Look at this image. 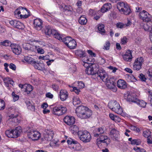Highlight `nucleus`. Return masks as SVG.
<instances>
[{
    "mask_svg": "<svg viewBox=\"0 0 152 152\" xmlns=\"http://www.w3.org/2000/svg\"><path fill=\"white\" fill-rule=\"evenodd\" d=\"M106 131V129L104 127H102L96 128L94 131V136L95 137H99L102 134H104Z\"/></svg>",
    "mask_w": 152,
    "mask_h": 152,
    "instance_id": "f3484780",
    "label": "nucleus"
},
{
    "mask_svg": "<svg viewBox=\"0 0 152 152\" xmlns=\"http://www.w3.org/2000/svg\"><path fill=\"white\" fill-rule=\"evenodd\" d=\"M108 106L112 111L117 113L121 115L123 112V110L119 104L115 100L110 101L108 104Z\"/></svg>",
    "mask_w": 152,
    "mask_h": 152,
    "instance_id": "39448f33",
    "label": "nucleus"
},
{
    "mask_svg": "<svg viewBox=\"0 0 152 152\" xmlns=\"http://www.w3.org/2000/svg\"><path fill=\"white\" fill-rule=\"evenodd\" d=\"M99 138L98 139V141L100 142L107 143V141H109V140L108 137L106 136L101 135L99 136Z\"/></svg>",
    "mask_w": 152,
    "mask_h": 152,
    "instance_id": "f704fd0d",
    "label": "nucleus"
},
{
    "mask_svg": "<svg viewBox=\"0 0 152 152\" xmlns=\"http://www.w3.org/2000/svg\"><path fill=\"white\" fill-rule=\"evenodd\" d=\"M5 106L4 102L3 100L0 99V110H3L4 109Z\"/></svg>",
    "mask_w": 152,
    "mask_h": 152,
    "instance_id": "3c124183",
    "label": "nucleus"
},
{
    "mask_svg": "<svg viewBox=\"0 0 152 152\" xmlns=\"http://www.w3.org/2000/svg\"><path fill=\"white\" fill-rule=\"evenodd\" d=\"M136 96H125L124 98L128 102L136 103L138 101V98Z\"/></svg>",
    "mask_w": 152,
    "mask_h": 152,
    "instance_id": "a878e982",
    "label": "nucleus"
},
{
    "mask_svg": "<svg viewBox=\"0 0 152 152\" xmlns=\"http://www.w3.org/2000/svg\"><path fill=\"white\" fill-rule=\"evenodd\" d=\"M117 87L121 89H124L127 87V84L122 79L119 80L117 82Z\"/></svg>",
    "mask_w": 152,
    "mask_h": 152,
    "instance_id": "393cba45",
    "label": "nucleus"
},
{
    "mask_svg": "<svg viewBox=\"0 0 152 152\" xmlns=\"http://www.w3.org/2000/svg\"><path fill=\"white\" fill-rule=\"evenodd\" d=\"M61 40H59L61 41L69 48L71 49H75L77 46V43L76 41L73 39L71 37H64L62 35L61 36Z\"/></svg>",
    "mask_w": 152,
    "mask_h": 152,
    "instance_id": "20e7f679",
    "label": "nucleus"
},
{
    "mask_svg": "<svg viewBox=\"0 0 152 152\" xmlns=\"http://www.w3.org/2000/svg\"><path fill=\"white\" fill-rule=\"evenodd\" d=\"M67 142L68 144H69L70 145H72V144H75L76 143V141L74 140L72 138L69 139L67 140Z\"/></svg>",
    "mask_w": 152,
    "mask_h": 152,
    "instance_id": "4d7b16f0",
    "label": "nucleus"
},
{
    "mask_svg": "<svg viewBox=\"0 0 152 152\" xmlns=\"http://www.w3.org/2000/svg\"><path fill=\"white\" fill-rule=\"evenodd\" d=\"M117 7L119 11L126 15H129L132 10L127 3L120 1L117 3Z\"/></svg>",
    "mask_w": 152,
    "mask_h": 152,
    "instance_id": "f03ea898",
    "label": "nucleus"
},
{
    "mask_svg": "<svg viewBox=\"0 0 152 152\" xmlns=\"http://www.w3.org/2000/svg\"><path fill=\"white\" fill-rule=\"evenodd\" d=\"M34 28L38 30H40L42 28V20L39 18H36L34 20L33 23Z\"/></svg>",
    "mask_w": 152,
    "mask_h": 152,
    "instance_id": "dca6fc26",
    "label": "nucleus"
},
{
    "mask_svg": "<svg viewBox=\"0 0 152 152\" xmlns=\"http://www.w3.org/2000/svg\"><path fill=\"white\" fill-rule=\"evenodd\" d=\"M75 55L80 58H83V59L86 56V53L85 51L82 50H77L75 51Z\"/></svg>",
    "mask_w": 152,
    "mask_h": 152,
    "instance_id": "2f4dec72",
    "label": "nucleus"
},
{
    "mask_svg": "<svg viewBox=\"0 0 152 152\" xmlns=\"http://www.w3.org/2000/svg\"><path fill=\"white\" fill-rule=\"evenodd\" d=\"M78 136L80 140L84 142H89L91 140V134L87 131L79 132Z\"/></svg>",
    "mask_w": 152,
    "mask_h": 152,
    "instance_id": "6e6552de",
    "label": "nucleus"
},
{
    "mask_svg": "<svg viewBox=\"0 0 152 152\" xmlns=\"http://www.w3.org/2000/svg\"><path fill=\"white\" fill-rule=\"evenodd\" d=\"M9 23L12 26L19 29H23L25 28L24 25L23 23L16 20L10 21Z\"/></svg>",
    "mask_w": 152,
    "mask_h": 152,
    "instance_id": "4468645a",
    "label": "nucleus"
},
{
    "mask_svg": "<svg viewBox=\"0 0 152 152\" xmlns=\"http://www.w3.org/2000/svg\"><path fill=\"white\" fill-rule=\"evenodd\" d=\"M148 76L150 77V79H152V69H148Z\"/></svg>",
    "mask_w": 152,
    "mask_h": 152,
    "instance_id": "774afa93",
    "label": "nucleus"
},
{
    "mask_svg": "<svg viewBox=\"0 0 152 152\" xmlns=\"http://www.w3.org/2000/svg\"><path fill=\"white\" fill-rule=\"evenodd\" d=\"M59 95H68V93L66 90L62 89L60 91Z\"/></svg>",
    "mask_w": 152,
    "mask_h": 152,
    "instance_id": "13d9d810",
    "label": "nucleus"
},
{
    "mask_svg": "<svg viewBox=\"0 0 152 152\" xmlns=\"http://www.w3.org/2000/svg\"><path fill=\"white\" fill-rule=\"evenodd\" d=\"M91 66L93 67L95 75H96V73L98 72L100 69H99V65L98 64L96 63H91Z\"/></svg>",
    "mask_w": 152,
    "mask_h": 152,
    "instance_id": "58836bf2",
    "label": "nucleus"
},
{
    "mask_svg": "<svg viewBox=\"0 0 152 152\" xmlns=\"http://www.w3.org/2000/svg\"><path fill=\"white\" fill-rule=\"evenodd\" d=\"M3 81L4 85L7 88L10 89L11 87L14 86V82L12 79L9 77H6L3 79Z\"/></svg>",
    "mask_w": 152,
    "mask_h": 152,
    "instance_id": "2eb2a0df",
    "label": "nucleus"
},
{
    "mask_svg": "<svg viewBox=\"0 0 152 152\" xmlns=\"http://www.w3.org/2000/svg\"><path fill=\"white\" fill-rule=\"evenodd\" d=\"M70 129V130L75 132H77L78 133L80 131H79V128L76 125L71 126Z\"/></svg>",
    "mask_w": 152,
    "mask_h": 152,
    "instance_id": "de8ad7c7",
    "label": "nucleus"
},
{
    "mask_svg": "<svg viewBox=\"0 0 152 152\" xmlns=\"http://www.w3.org/2000/svg\"><path fill=\"white\" fill-rule=\"evenodd\" d=\"M52 88L54 91H58L59 88V86L57 85L56 84H53L52 85Z\"/></svg>",
    "mask_w": 152,
    "mask_h": 152,
    "instance_id": "e2e57ef3",
    "label": "nucleus"
},
{
    "mask_svg": "<svg viewBox=\"0 0 152 152\" xmlns=\"http://www.w3.org/2000/svg\"><path fill=\"white\" fill-rule=\"evenodd\" d=\"M78 22L81 25H86L87 22V20L86 17L85 15H81L79 19Z\"/></svg>",
    "mask_w": 152,
    "mask_h": 152,
    "instance_id": "473e14b6",
    "label": "nucleus"
},
{
    "mask_svg": "<svg viewBox=\"0 0 152 152\" xmlns=\"http://www.w3.org/2000/svg\"><path fill=\"white\" fill-rule=\"evenodd\" d=\"M81 102V101L77 96H75L73 97V105L76 106L80 104Z\"/></svg>",
    "mask_w": 152,
    "mask_h": 152,
    "instance_id": "e433bc0d",
    "label": "nucleus"
},
{
    "mask_svg": "<svg viewBox=\"0 0 152 152\" xmlns=\"http://www.w3.org/2000/svg\"><path fill=\"white\" fill-rule=\"evenodd\" d=\"M78 87L80 89L84 88L85 84L82 81H78L77 82Z\"/></svg>",
    "mask_w": 152,
    "mask_h": 152,
    "instance_id": "6e6d98bb",
    "label": "nucleus"
},
{
    "mask_svg": "<svg viewBox=\"0 0 152 152\" xmlns=\"http://www.w3.org/2000/svg\"><path fill=\"white\" fill-rule=\"evenodd\" d=\"M83 60H85L86 61L89 62L90 63H94L95 61L93 57L90 56L88 57L86 56L83 59Z\"/></svg>",
    "mask_w": 152,
    "mask_h": 152,
    "instance_id": "a19ab883",
    "label": "nucleus"
},
{
    "mask_svg": "<svg viewBox=\"0 0 152 152\" xmlns=\"http://www.w3.org/2000/svg\"><path fill=\"white\" fill-rule=\"evenodd\" d=\"M87 52L88 54L90 55V56L91 57H95L96 56V54L93 52L92 50H87Z\"/></svg>",
    "mask_w": 152,
    "mask_h": 152,
    "instance_id": "680f3d73",
    "label": "nucleus"
},
{
    "mask_svg": "<svg viewBox=\"0 0 152 152\" xmlns=\"http://www.w3.org/2000/svg\"><path fill=\"white\" fill-rule=\"evenodd\" d=\"M18 115L17 114H11L9 116V117L11 118H14V121L15 123H16L17 122V119H16V117Z\"/></svg>",
    "mask_w": 152,
    "mask_h": 152,
    "instance_id": "0e129e2a",
    "label": "nucleus"
},
{
    "mask_svg": "<svg viewBox=\"0 0 152 152\" xmlns=\"http://www.w3.org/2000/svg\"><path fill=\"white\" fill-rule=\"evenodd\" d=\"M39 46H37L36 51L38 53L43 54L45 52L44 50L42 48H39Z\"/></svg>",
    "mask_w": 152,
    "mask_h": 152,
    "instance_id": "052dcab7",
    "label": "nucleus"
},
{
    "mask_svg": "<svg viewBox=\"0 0 152 152\" xmlns=\"http://www.w3.org/2000/svg\"><path fill=\"white\" fill-rule=\"evenodd\" d=\"M5 134L8 137L12 138V137H13V134H12V130L6 131L5 132Z\"/></svg>",
    "mask_w": 152,
    "mask_h": 152,
    "instance_id": "09e8293b",
    "label": "nucleus"
},
{
    "mask_svg": "<svg viewBox=\"0 0 152 152\" xmlns=\"http://www.w3.org/2000/svg\"><path fill=\"white\" fill-rule=\"evenodd\" d=\"M104 25L102 24H100L98 25V29L101 34H103L105 33Z\"/></svg>",
    "mask_w": 152,
    "mask_h": 152,
    "instance_id": "ea45409f",
    "label": "nucleus"
},
{
    "mask_svg": "<svg viewBox=\"0 0 152 152\" xmlns=\"http://www.w3.org/2000/svg\"><path fill=\"white\" fill-rule=\"evenodd\" d=\"M110 135L112 138H114L115 140H117L119 135V132L115 129H113L111 130Z\"/></svg>",
    "mask_w": 152,
    "mask_h": 152,
    "instance_id": "c85d7f7f",
    "label": "nucleus"
},
{
    "mask_svg": "<svg viewBox=\"0 0 152 152\" xmlns=\"http://www.w3.org/2000/svg\"><path fill=\"white\" fill-rule=\"evenodd\" d=\"M133 149L135 150L136 152H145V150L142 148H140L137 147H134Z\"/></svg>",
    "mask_w": 152,
    "mask_h": 152,
    "instance_id": "5fc2aeb1",
    "label": "nucleus"
},
{
    "mask_svg": "<svg viewBox=\"0 0 152 152\" xmlns=\"http://www.w3.org/2000/svg\"><path fill=\"white\" fill-rule=\"evenodd\" d=\"M75 113L77 117L81 119H87L92 114L91 111L88 107L82 105L76 108Z\"/></svg>",
    "mask_w": 152,
    "mask_h": 152,
    "instance_id": "f257e3e1",
    "label": "nucleus"
},
{
    "mask_svg": "<svg viewBox=\"0 0 152 152\" xmlns=\"http://www.w3.org/2000/svg\"><path fill=\"white\" fill-rule=\"evenodd\" d=\"M105 81H103L105 82L107 87L110 89H112L114 91H116V88L115 87V80L113 78L107 77L104 80Z\"/></svg>",
    "mask_w": 152,
    "mask_h": 152,
    "instance_id": "9d476101",
    "label": "nucleus"
},
{
    "mask_svg": "<svg viewBox=\"0 0 152 152\" xmlns=\"http://www.w3.org/2000/svg\"><path fill=\"white\" fill-rule=\"evenodd\" d=\"M33 65L35 69L38 70L42 71L45 69V64L42 62L35 61Z\"/></svg>",
    "mask_w": 152,
    "mask_h": 152,
    "instance_id": "b1692460",
    "label": "nucleus"
},
{
    "mask_svg": "<svg viewBox=\"0 0 152 152\" xmlns=\"http://www.w3.org/2000/svg\"><path fill=\"white\" fill-rule=\"evenodd\" d=\"M128 39L126 37H124L122 38L121 39V43L123 45L126 44L127 42Z\"/></svg>",
    "mask_w": 152,
    "mask_h": 152,
    "instance_id": "864d4df0",
    "label": "nucleus"
},
{
    "mask_svg": "<svg viewBox=\"0 0 152 152\" xmlns=\"http://www.w3.org/2000/svg\"><path fill=\"white\" fill-rule=\"evenodd\" d=\"M82 60L83 61V65L85 67H86V68L91 66V63L87 62L85 60H83L82 59Z\"/></svg>",
    "mask_w": 152,
    "mask_h": 152,
    "instance_id": "8fccbe9b",
    "label": "nucleus"
},
{
    "mask_svg": "<svg viewBox=\"0 0 152 152\" xmlns=\"http://www.w3.org/2000/svg\"><path fill=\"white\" fill-rule=\"evenodd\" d=\"M138 77L142 81L145 82L146 80V78L145 77V75L142 73L140 74Z\"/></svg>",
    "mask_w": 152,
    "mask_h": 152,
    "instance_id": "bf43d9fd",
    "label": "nucleus"
},
{
    "mask_svg": "<svg viewBox=\"0 0 152 152\" xmlns=\"http://www.w3.org/2000/svg\"><path fill=\"white\" fill-rule=\"evenodd\" d=\"M21 131V127L19 126L16 127L15 129L12 130V134H13L12 138L18 137Z\"/></svg>",
    "mask_w": 152,
    "mask_h": 152,
    "instance_id": "bb28decb",
    "label": "nucleus"
},
{
    "mask_svg": "<svg viewBox=\"0 0 152 152\" xmlns=\"http://www.w3.org/2000/svg\"><path fill=\"white\" fill-rule=\"evenodd\" d=\"M45 33L46 35H52L54 36V37L58 40H61V35L57 31L53 28V27L50 26L48 25L45 27Z\"/></svg>",
    "mask_w": 152,
    "mask_h": 152,
    "instance_id": "423d86ee",
    "label": "nucleus"
},
{
    "mask_svg": "<svg viewBox=\"0 0 152 152\" xmlns=\"http://www.w3.org/2000/svg\"><path fill=\"white\" fill-rule=\"evenodd\" d=\"M144 61V59L142 57H139L136 59L133 64V69L137 71L140 69Z\"/></svg>",
    "mask_w": 152,
    "mask_h": 152,
    "instance_id": "1a4fd4ad",
    "label": "nucleus"
},
{
    "mask_svg": "<svg viewBox=\"0 0 152 152\" xmlns=\"http://www.w3.org/2000/svg\"><path fill=\"white\" fill-rule=\"evenodd\" d=\"M69 147L73 151H79L81 150V147L79 143H76L69 146Z\"/></svg>",
    "mask_w": 152,
    "mask_h": 152,
    "instance_id": "cd10ccee",
    "label": "nucleus"
},
{
    "mask_svg": "<svg viewBox=\"0 0 152 152\" xmlns=\"http://www.w3.org/2000/svg\"><path fill=\"white\" fill-rule=\"evenodd\" d=\"M12 45H13V44H12L11 42L8 40H6L3 41V46H10L11 47Z\"/></svg>",
    "mask_w": 152,
    "mask_h": 152,
    "instance_id": "49530a36",
    "label": "nucleus"
},
{
    "mask_svg": "<svg viewBox=\"0 0 152 152\" xmlns=\"http://www.w3.org/2000/svg\"><path fill=\"white\" fill-rule=\"evenodd\" d=\"M28 136L29 138L33 140H37L40 137V133L33 129H31L27 133Z\"/></svg>",
    "mask_w": 152,
    "mask_h": 152,
    "instance_id": "ddd939ff",
    "label": "nucleus"
},
{
    "mask_svg": "<svg viewBox=\"0 0 152 152\" xmlns=\"http://www.w3.org/2000/svg\"><path fill=\"white\" fill-rule=\"evenodd\" d=\"M110 43L109 41H106L104 45L103 49L104 50H109L110 47Z\"/></svg>",
    "mask_w": 152,
    "mask_h": 152,
    "instance_id": "c03bdc74",
    "label": "nucleus"
},
{
    "mask_svg": "<svg viewBox=\"0 0 152 152\" xmlns=\"http://www.w3.org/2000/svg\"><path fill=\"white\" fill-rule=\"evenodd\" d=\"M53 136V132L52 131L48 130L44 134V137L45 140L49 141L52 140Z\"/></svg>",
    "mask_w": 152,
    "mask_h": 152,
    "instance_id": "5701e85b",
    "label": "nucleus"
},
{
    "mask_svg": "<svg viewBox=\"0 0 152 152\" xmlns=\"http://www.w3.org/2000/svg\"><path fill=\"white\" fill-rule=\"evenodd\" d=\"M51 108L53 114L58 116L64 114L67 111L66 108L61 105L56 106Z\"/></svg>",
    "mask_w": 152,
    "mask_h": 152,
    "instance_id": "0eeeda50",
    "label": "nucleus"
},
{
    "mask_svg": "<svg viewBox=\"0 0 152 152\" xmlns=\"http://www.w3.org/2000/svg\"><path fill=\"white\" fill-rule=\"evenodd\" d=\"M34 89L33 87L30 84H25L24 86V89L23 91L26 93L27 94L30 93Z\"/></svg>",
    "mask_w": 152,
    "mask_h": 152,
    "instance_id": "c756f323",
    "label": "nucleus"
},
{
    "mask_svg": "<svg viewBox=\"0 0 152 152\" xmlns=\"http://www.w3.org/2000/svg\"><path fill=\"white\" fill-rule=\"evenodd\" d=\"M116 27L118 28H125L124 24L121 22H118L116 24Z\"/></svg>",
    "mask_w": 152,
    "mask_h": 152,
    "instance_id": "603ef678",
    "label": "nucleus"
},
{
    "mask_svg": "<svg viewBox=\"0 0 152 152\" xmlns=\"http://www.w3.org/2000/svg\"><path fill=\"white\" fill-rule=\"evenodd\" d=\"M109 116L110 118L113 120L116 121V119L117 118V117L114 115L113 114H110L109 115Z\"/></svg>",
    "mask_w": 152,
    "mask_h": 152,
    "instance_id": "338daca9",
    "label": "nucleus"
},
{
    "mask_svg": "<svg viewBox=\"0 0 152 152\" xmlns=\"http://www.w3.org/2000/svg\"><path fill=\"white\" fill-rule=\"evenodd\" d=\"M136 103L139 105L140 107H144L146 105V103L142 100H139L138 99V101Z\"/></svg>",
    "mask_w": 152,
    "mask_h": 152,
    "instance_id": "79ce46f5",
    "label": "nucleus"
},
{
    "mask_svg": "<svg viewBox=\"0 0 152 152\" xmlns=\"http://www.w3.org/2000/svg\"><path fill=\"white\" fill-rule=\"evenodd\" d=\"M86 73L88 75H94L95 73L93 70V67L91 66L87 68L85 70Z\"/></svg>",
    "mask_w": 152,
    "mask_h": 152,
    "instance_id": "72a5a7b5",
    "label": "nucleus"
},
{
    "mask_svg": "<svg viewBox=\"0 0 152 152\" xmlns=\"http://www.w3.org/2000/svg\"><path fill=\"white\" fill-rule=\"evenodd\" d=\"M11 48L13 52L17 55H19L22 52L21 48L19 45L13 44Z\"/></svg>",
    "mask_w": 152,
    "mask_h": 152,
    "instance_id": "aec40b11",
    "label": "nucleus"
},
{
    "mask_svg": "<svg viewBox=\"0 0 152 152\" xmlns=\"http://www.w3.org/2000/svg\"><path fill=\"white\" fill-rule=\"evenodd\" d=\"M64 122L69 126L73 125L75 123V119L72 116H66L64 119Z\"/></svg>",
    "mask_w": 152,
    "mask_h": 152,
    "instance_id": "6ab92c4d",
    "label": "nucleus"
},
{
    "mask_svg": "<svg viewBox=\"0 0 152 152\" xmlns=\"http://www.w3.org/2000/svg\"><path fill=\"white\" fill-rule=\"evenodd\" d=\"M111 5L110 3H107L103 5L101 9V11L102 13H104L110 9Z\"/></svg>",
    "mask_w": 152,
    "mask_h": 152,
    "instance_id": "7c9ffc66",
    "label": "nucleus"
},
{
    "mask_svg": "<svg viewBox=\"0 0 152 152\" xmlns=\"http://www.w3.org/2000/svg\"><path fill=\"white\" fill-rule=\"evenodd\" d=\"M152 26V22H149L144 24L143 28L146 31H151V27Z\"/></svg>",
    "mask_w": 152,
    "mask_h": 152,
    "instance_id": "4c0bfd02",
    "label": "nucleus"
},
{
    "mask_svg": "<svg viewBox=\"0 0 152 152\" xmlns=\"http://www.w3.org/2000/svg\"><path fill=\"white\" fill-rule=\"evenodd\" d=\"M24 49L31 52H36L37 46L32 45L29 43H26L23 45Z\"/></svg>",
    "mask_w": 152,
    "mask_h": 152,
    "instance_id": "a211bd4d",
    "label": "nucleus"
},
{
    "mask_svg": "<svg viewBox=\"0 0 152 152\" xmlns=\"http://www.w3.org/2000/svg\"><path fill=\"white\" fill-rule=\"evenodd\" d=\"M96 75L97 77H99L103 81H105L104 80L107 77L105 71L102 68H101L98 72L96 73V75Z\"/></svg>",
    "mask_w": 152,
    "mask_h": 152,
    "instance_id": "412c9836",
    "label": "nucleus"
},
{
    "mask_svg": "<svg viewBox=\"0 0 152 152\" xmlns=\"http://www.w3.org/2000/svg\"><path fill=\"white\" fill-rule=\"evenodd\" d=\"M139 17L140 19L142 20L145 22H151V17L148 12L145 10H143L140 12L139 15Z\"/></svg>",
    "mask_w": 152,
    "mask_h": 152,
    "instance_id": "9b49d317",
    "label": "nucleus"
},
{
    "mask_svg": "<svg viewBox=\"0 0 152 152\" xmlns=\"http://www.w3.org/2000/svg\"><path fill=\"white\" fill-rule=\"evenodd\" d=\"M24 60L28 63L31 64L33 65L35 62L33 58L29 56H25Z\"/></svg>",
    "mask_w": 152,
    "mask_h": 152,
    "instance_id": "c9c22d12",
    "label": "nucleus"
},
{
    "mask_svg": "<svg viewBox=\"0 0 152 152\" xmlns=\"http://www.w3.org/2000/svg\"><path fill=\"white\" fill-rule=\"evenodd\" d=\"M14 13L16 17L17 15L18 18L24 19L30 16V11L24 7H20L16 10Z\"/></svg>",
    "mask_w": 152,
    "mask_h": 152,
    "instance_id": "7ed1b4c3",
    "label": "nucleus"
},
{
    "mask_svg": "<svg viewBox=\"0 0 152 152\" xmlns=\"http://www.w3.org/2000/svg\"><path fill=\"white\" fill-rule=\"evenodd\" d=\"M122 56L124 60L125 61H131L132 58V51L129 50H128Z\"/></svg>",
    "mask_w": 152,
    "mask_h": 152,
    "instance_id": "4be33fe9",
    "label": "nucleus"
},
{
    "mask_svg": "<svg viewBox=\"0 0 152 152\" xmlns=\"http://www.w3.org/2000/svg\"><path fill=\"white\" fill-rule=\"evenodd\" d=\"M72 91L75 92L77 94H78L79 92H80V89L77 88V87H72Z\"/></svg>",
    "mask_w": 152,
    "mask_h": 152,
    "instance_id": "69168bd1",
    "label": "nucleus"
},
{
    "mask_svg": "<svg viewBox=\"0 0 152 152\" xmlns=\"http://www.w3.org/2000/svg\"><path fill=\"white\" fill-rule=\"evenodd\" d=\"M151 132L148 130H146L143 132V136L147 138L148 137H151Z\"/></svg>",
    "mask_w": 152,
    "mask_h": 152,
    "instance_id": "a18cd8bd",
    "label": "nucleus"
},
{
    "mask_svg": "<svg viewBox=\"0 0 152 152\" xmlns=\"http://www.w3.org/2000/svg\"><path fill=\"white\" fill-rule=\"evenodd\" d=\"M141 140L140 139H134L132 141L131 144L138 145L141 144Z\"/></svg>",
    "mask_w": 152,
    "mask_h": 152,
    "instance_id": "37998d69",
    "label": "nucleus"
},
{
    "mask_svg": "<svg viewBox=\"0 0 152 152\" xmlns=\"http://www.w3.org/2000/svg\"><path fill=\"white\" fill-rule=\"evenodd\" d=\"M59 8L66 15H71L73 13L72 8L69 5H66L62 3L60 5Z\"/></svg>",
    "mask_w": 152,
    "mask_h": 152,
    "instance_id": "f8f14e48",
    "label": "nucleus"
}]
</instances>
